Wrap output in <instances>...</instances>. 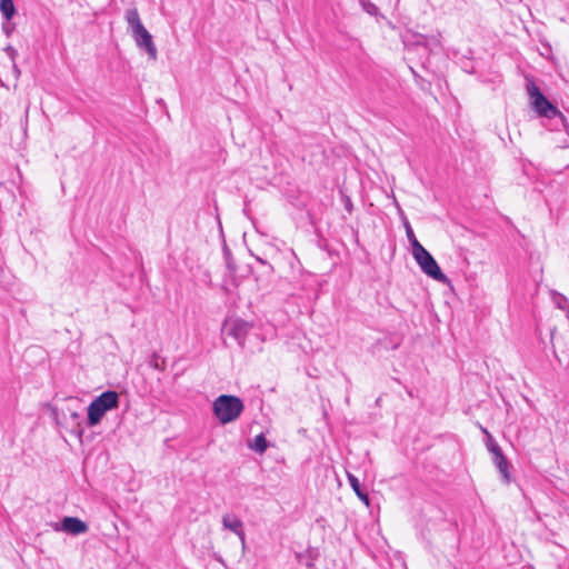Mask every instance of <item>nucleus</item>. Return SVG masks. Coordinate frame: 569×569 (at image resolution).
<instances>
[{"mask_svg": "<svg viewBox=\"0 0 569 569\" xmlns=\"http://www.w3.org/2000/svg\"><path fill=\"white\" fill-rule=\"evenodd\" d=\"M54 529L77 536L87 532L88 525L77 517H64L60 525H57Z\"/></svg>", "mask_w": 569, "mask_h": 569, "instance_id": "nucleus-9", "label": "nucleus"}, {"mask_svg": "<svg viewBox=\"0 0 569 569\" xmlns=\"http://www.w3.org/2000/svg\"><path fill=\"white\" fill-rule=\"evenodd\" d=\"M0 11L6 20H11L16 13V8L12 0H0Z\"/></svg>", "mask_w": 569, "mask_h": 569, "instance_id": "nucleus-10", "label": "nucleus"}, {"mask_svg": "<svg viewBox=\"0 0 569 569\" xmlns=\"http://www.w3.org/2000/svg\"><path fill=\"white\" fill-rule=\"evenodd\" d=\"M222 528L233 532L241 541L242 547L246 545V532L241 519L231 513H224L221 518Z\"/></svg>", "mask_w": 569, "mask_h": 569, "instance_id": "nucleus-8", "label": "nucleus"}, {"mask_svg": "<svg viewBox=\"0 0 569 569\" xmlns=\"http://www.w3.org/2000/svg\"><path fill=\"white\" fill-rule=\"evenodd\" d=\"M356 495H357V497H358L361 501H363V503H365L366 506H369V505H370L369 497H368V495H367L366 492L360 491V492H358V493H356Z\"/></svg>", "mask_w": 569, "mask_h": 569, "instance_id": "nucleus-14", "label": "nucleus"}, {"mask_svg": "<svg viewBox=\"0 0 569 569\" xmlns=\"http://www.w3.org/2000/svg\"><path fill=\"white\" fill-rule=\"evenodd\" d=\"M526 89L530 106L537 112V114L546 118H555L560 114L558 108L543 96V93L532 80L527 82Z\"/></svg>", "mask_w": 569, "mask_h": 569, "instance_id": "nucleus-5", "label": "nucleus"}, {"mask_svg": "<svg viewBox=\"0 0 569 569\" xmlns=\"http://www.w3.org/2000/svg\"><path fill=\"white\" fill-rule=\"evenodd\" d=\"M126 20L130 27L132 37L139 48H143L151 60H156L158 56L157 47L152 40V36L142 24L138 10L129 9L126 12Z\"/></svg>", "mask_w": 569, "mask_h": 569, "instance_id": "nucleus-1", "label": "nucleus"}, {"mask_svg": "<svg viewBox=\"0 0 569 569\" xmlns=\"http://www.w3.org/2000/svg\"><path fill=\"white\" fill-rule=\"evenodd\" d=\"M252 450L259 453H263L267 450V440L263 433H260L254 437L252 443L249 446Z\"/></svg>", "mask_w": 569, "mask_h": 569, "instance_id": "nucleus-11", "label": "nucleus"}, {"mask_svg": "<svg viewBox=\"0 0 569 569\" xmlns=\"http://www.w3.org/2000/svg\"><path fill=\"white\" fill-rule=\"evenodd\" d=\"M482 433L486 436L485 445L488 451L493 456V463L499 470L502 479L506 483H509L511 480V475L509 471V463L505 455L502 453L499 445L496 442L491 433L485 428L480 427Z\"/></svg>", "mask_w": 569, "mask_h": 569, "instance_id": "nucleus-6", "label": "nucleus"}, {"mask_svg": "<svg viewBox=\"0 0 569 569\" xmlns=\"http://www.w3.org/2000/svg\"><path fill=\"white\" fill-rule=\"evenodd\" d=\"M393 203L396 204L397 208H399V203L398 201L396 200V198H393Z\"/></svg>", "mask_w": 569, "mask_h": 569, "instance_id": "nucleus-15", "label": "nucleus"}, {"mask_svg": "<svg viewBox=\"0 0 569 569\" xmlns=\"http://www.w3.org/2000/svg\"><path fill=\"white\" fill-rule=\"evenodd\" d=\"M347 478H348V482H349L350 487L352 488V490L355 491V493L362 491L360 488L359 480L356 476H353L350 472H347Z\"/></svg>", "mask_w": 569, "mask_h": 569, "instance_id": "nucleus-13", "label": "nucleus"}, {"mask_svg": "<svg viewBox=\"0 0 569 569\" xmlns=\"http://www.w3.org/2000/svg\"><path fill=\"white\" fill-rule=\"evenodd\" d=\"M243 408L242 400L231 395H221L212 403L213 413L222 425L237 420Z\"/></svg>", "mask_w": 569, "mask_h": 569, "instance_id": "nucleus-2", "label": "nucleus"}, {"mask_svg": "<svg viewBox=\"0 0 569 569\" xmlns=\"http://www.w3.org/2000/svg\"><path fill=\"white\" fill-rule=\"evenodd\" d=\"M411 253L415 261L426 276L443 284L450 283L449 278L441 271L435 258L425 247H417L416 251H412Z\"/></svg>", "mask_w": 569, "mask_h": 569, "instance_id": "nucleus-4", "label": "nucleus"}, {"mask_svg": "<svg viewBox=\"0 0 569 569\" xmlns=\"http://www.w3.org/2000/svg\"><path fill=\"white\" fill-rule=\"evenodd\" d=\"M119 407V393L112 390L102 392L88 407V426L99 425L104 415Z\"/></svg>", "mask_w": 569, "mask_h": 569, "instance_id": "nucleus-3", "label": "nucleus"}, {"mask_svg": "<svg viewBox=\"0 0 569 569\" xmlns=\"http://www.w3.org/2000/svg\"><path fill=\"white\" fill-rule=\"evenodd\" d=\"M405 228H406V234H407V238L409 240V242L411 243V247H412V251H416L417 247L418 248H421L423 247L416 238L415 233H413V230L410 226V223L408 221L405 222Z\"/></svg>", "mask_w": 569, "mask_h": 569, "instance_id": "nucleus-12", "label": "nucleus"}, {"mask_svg": "<svg viewBox=\"0 0 569 569\" xmlns=\"http://www.w3.org/2000/svg\"><path fill=\"white\" fill-rule=\"evenodd\" d=\"M72 402L73 401H69L66 403L60 413L57 415V420L61 426L70 428L81 438L83 435L81 415L78 409L72 406Z\"/></svg>", "mask_w": 569, "mask_h": 569, "instance_id": "nucleus-7", "label": "nucleus"}]
</instances>
